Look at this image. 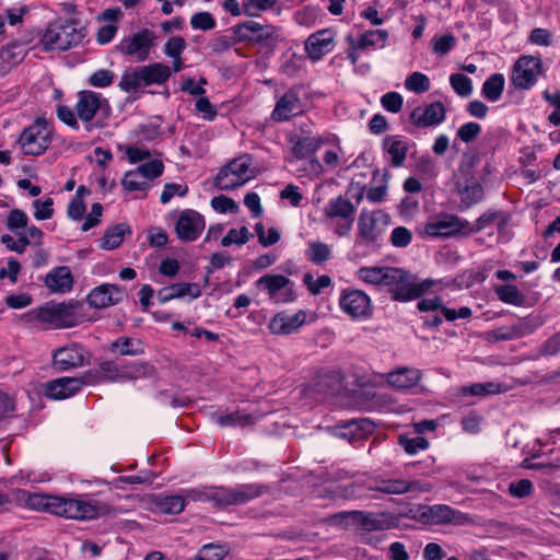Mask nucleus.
Masks as SVG:
<instances>
[{
  "label": "nucleus",
  "mask_w": 560,
  "mask_h": 560,
  "mask_svg": "<svg viewBox=\"0 0 560 560\" xmlns=\"http://www.w3.org/2000/svg\"><path fill=\"white\" fill-rule=\"evenodd\" d=\"M78 118L84 122L86 131L94 128H102L104 121L110 115V105L101 93L82 90L78 93V101L74 106Z\"/></svg>",
  "instance_id": "7ed1b4c3"
},
{
  "label": "nucleus",
  "mask_w": 560,
  "mask_h": 560,
  "mask_svg": "<svg viewBox=\"0 0 560 560\" xmlns=\"http://www.w3.org/2000/svg\"><path fill=\"white\" fill-rule=\"evenodd\" d=\"M306 255L311 261L320 265L327 261L331 256L330 247L322 242H311Z\"/></svg>",
  "instance_id": "603ef678"
},
{
  "label": "nucleus",
  "mask_w": 560,
  "mask_h": 560,
  "mask_svg": "<svg viewBox=\"0 0 560 560\" xmlns=\"http://www.w3.org/2000/svg\"><path fill=\"white\" fill-rule=\"evenodd\" d=\"M455 45H456V38L454 35H452L450 33L435 35L430 40V46H431L432 51L440 57L448 54L454 48Z\"/></svg>",
  "instance_id": "49530a36"
},
{
  "label": "nucleus",
  "mask_w": 560,
  "mask_h": 560,
  "mask_svg": "<svg viewBox=\"0 0 560 560\" xmlns=\"http://www.w3.org/2000/svg\"><path fill=\"white\" fill-rule=\"evenodd\" d=\"M126 234H131V230L126 223L109 226L104 236L100 238V247L106 250L115 249L122 243Z\"/></svg>",
  "instance_id": "473e14b6"
},
{
  "label": "nucleus",
  "mask_w": 560,
  "mask_h": 560,
  "mask_svg": "<svg viewBox=\"0 0 560 560\" xmlns=\"http://www.w3.org/2000/svg\"><path fill=\"white\" fill-rule=\"evenodd\" d=\"M341 378L338 373L328 372L317 377L314 384V390L324 397L334 395L340 389Z\"/></svg>",
  "instance_id": "e433bc0d"
},
{
  "label": "nucleus",
  "mask_w": 560,
  "mask_h": 560,
  "mask_svg": "<svg viewBox=\"0 0 560 560\" xmlns=\"http://www.w3.org/2000/svg\"><path fill=\"white\" fill-rule=\"evenodd\" d=\"M118 85L125 92H133L144 85L142 68L135 71H126Z\"/></svg>",
  "instance_id": "8fccbe9b"
},
{
  "label": "nucleus",
  "mask_w": 560,
  "mask_h": 560,
  "mask_svg": "<svg viewBox=\"0 0 560 560\" xmlns=\"http://www.w3.org/2000/svg\"><path fill=\"white\" fill-rule=\"evenodd\" d=\"M78 303H59L36 310L35 317L51 328H69L77 326L80 317L77 313Z\"/></svg>",
  "instance_id": "1a4fd4ad"
},
{
  "label": "nucleus",
  "mask_w": 560,
  "mask_h": 560,
  "mask_svg": "<svg viewBox=\"0 0 560 560\" xmlns=\"http://www.w3.org/2000/svg\"><path fill=\"white\" fill-rule=\"evenodd\" d=\"M229 553V548L223 545H205L196 556V560H222Z\"/></svg>",
  "instance_id": "4d7b16f0"
},
{
  "label": "nucleus",
  "mask_w": 560,
  "mask_h": 560,
  "mask_svg": "<svg viewBox=\"0 0 560 560\" xmlns=\"http://www.w3.org/2000/svg\"><path fill=\"white\" fill-rule=\"evenodd\" d=\"M375 425L368 418L340 421L330 428L334 436L354 443L368 439L374 432Z\"/></svg>",
  "instance_id": "ddd939ff"
},
{
  "label": "nucleus",
  "mask_w": 560,
  "mask_h": 560,
  "mask_svg": "<svg viewBox=\"0 0 560 560\" xmlns=\"http://www.w3.org/2000/svg\"><path fill=\"white\" fill-rule=\"evenodd\" d=\"M1 243L10 250L23 254L30 245V238L27 235H21V233H19V238L15 241L10 234H3L1 236Z\"/></svg>",
  "instance_id": "338daca9"
},
{
  "label": "nucleus",
  "mask_w": 560,
  "mask_h": 560,
  "mask_svg": "<svg viewBox=\"0 0 560 560\" xmlns=\"http://www.w3.org/2000/svg\"><path fill=\"white\" fill-rule=\"evenodd\" d=\"M322 144V140L315 137H304L296 141L293 154L298 159H304L315 153Z\"/></svg>",
  "instance_id": "a18cd8bd"
},
{
  "label": "nucleus",
  "mask_w": 560,
  "mask_h": 560,
  "mask_svg": "<svg viewBox=\"0 0 560 560\" xmlns=\"http://www.w3.org/2000/svg\"><path fill=\"white\" fill-rule=\"evenodd\" d=\"M144 86L151 84H162L171 77V68L164 63L155 62L142 67Z\"/></svg>",
  "instance_id": "c9c22d12"
},
{
  "label": "nucleus",
  "mask_w": 560,
  "mask_h": 560,
  "mask_svg": "<svg viewBox=\"0 0 560 560\" xmlns=\"http://www.w3.org/2000/svg\"><path fill=\"white\" fill-rule=\"evenodd\" d=\"M398 275L392 267H361L358 270V277L362 281L376 285H387V281H393Z\"/></svg>",
  "instance_id": "cd10ccee"
},
{
  "label": "nucleus",
  "mask_w": 560,
  "mask_h": 560,
  "mask_svg": "<svg viewBox=\"0 0 560 560\" xmlns=\"http://www.w3.org/2000/svg\"><path fill=\"white\" fill-rule=\"evenodd\" d=\"M324 213L328 218H341L345 220L353 219L355 213L354 205L347 198L338 196L330 199L324 209Z\"/></svg>",
  "instance_id": "7c9ffc66"
},
{
  "label": "nucleus",
  "mask_w": 560,
  "mask_h": 560,
  "mask_svg": "<svg viewBox=\"0 0 560 560\" xmlns=\"http://www.w3.org/2000/svg\"><path fill=\"white\" fill-rule=\"evenodd\" d=\"M250 155H241L225 166L217 174L214 185L221 190L235 189L256 176Z\"/></svg>",
  "instance_id": "39448f33"
},
{
  "label": "nucleus",
  "mask_w": 560,
  "mask_h": 560,
  "mask_svg": "<svg viewBox=\"0 0 560 560\" xmlns=\"http://www.w3.org/2000/svg\"><path fill=\"white\" fill-rule=\"evenodd\" d=\"M467 226V220L460 219L454 214H440L431 218L427 222L424 232L427 235L433 237L466 236L465 228Z\"/></svg>",
  "instance_id": "9b49d317"
},
{
  "label": "nucleus",
  "mask_w": 560,
  "mask_h": 560,
  "mask_svg": "<svg viewBox=\"0 0 560 560\" xmlns=\"http://www.w3.org/2000/svg\"><path fill=\"white\" fill-rule=\"evenodd\" d=\"M51 142V130L45 118H36L34 124L25 128L19 143L26 155H40Z\"/></svg>",
  "instance_id": "0eeeda50"
},
{
  "label": "nucleus",
  "mask_w": 560,
  "mask_h": 560,
  "mask_svg": "<svg viewBox=\"0 0 560 560\" xmlns=\"http://www.w3.org/2000/svg\"><path fill=\"white\" fill-rule=\"evenodd\" d=\"M544 100L553 107V110L548 116V121L553 126L560 125V91L542 93Z\"/></svg>",
  "instance_id": "052dcab7"
},
{
  "label": "nucleus",
  "mask_w": 560,
  "mask_h": 560,
  "mask_svg": "<svg viewBox=\"0 0 560 560\" xmlns=\"http://www.w3.org/2000/svg\"><path fill=\"white\" fill-rule=\"evenodd\" d=\"M445 119V108L440 102L428 105L422 113V125H440Z\"/></svg>",
  "instance_id": "09e8293b"
},
{
  "label": "nucleus",
  "mask_w": 560,
  "mask_h": 560,
  "mask_svg": "<svg viewBox=\"0 0 560 560\" xmlns=\"http://www.w3.org/2000/svg\"><path fill=\"white\" fill-rule=\"evenodd\" d=\"M259 415L249 413L244 410H235L230 413H214L213 419L221 427H249L256 423Z\"/></svg>",
  "instance_id": "c85d7f7f"
},
{
  "label": "nucleus",
  "mask_w": 560,
  "mask_h": 560,
  "mask_svg": "<svg viewBox=\"0 0 560 560\" xmlns=\"http://www.w3.org/2000/svg\"><path fill=\"white\" fill-rule=\"evenodd\" d=\"M306 319V313L299 311L293 315L285 313L277 314L269 323V329L276 335H290L301 327Z\"/></svg>",
  "instance_id": "b1692460"
},
{
  "label": "nucleus",
  "mask_w": 560,
  "mask_h": 560,
  "mask_svg": "<svg viewBox=\"0 0 560 560\" xmlns=\"http://www.w3.org/2000/svg\"><path fill=\"white\" fill-rule=\"evenodd\" d=\"M384 147L390 155L392 164L394 166H400L406 159L407 143L402 140L387 137L384 140Z\"/></svg>",
  "instance_id": "37998d69"
},
{
  "label": "nucleus",
  "mask_w": 560,
  "mask_h": 560,
  "mask_svg": "<svg viewBox=\"0 0 560 560\" xmlns=\"http://www.w3.org/2000/svg\"><path fill=\"white\" fill-rule=\"evenodd\" d=\"M205 218L192 209L183 210L175 223V232L182 242L196 241L205 230Z\"/></svg>",
  "instance_id": "f3484780"
},
{
  "label": "nucleus",
  "mask_w": 560,
  "mask_h": 560,
  "mask_svg": "<svg viewBox=\"0 0 560 560\" xmlns=\"http://www.w3.org/2000/svg\"><path fill=\"white\" fill-rule=\"evenodd\" d=\"M303 282L313 295H318L323 289L331 284V279L327 275H322L317 279H314V277L307 272L303 276Z\"/></svg>",
  "instance_id": "bf43d9fd"
},
{
  "label": "nucleus",
  "mask_w": 560,
  "mask_h": 560,
  "mask_svg": "<svg viewBox=\"0 0 560 560\" xmlns=\"http://www.w3.org/2000/svg\"><path fill=\"white\" fill-rule=\"evenodd\" d=\"M501 392V385L494 382H487V383H477L472 385L463 386L460 388V394L463 396L471 395V396H488L498 394Z\"/></svg>",
  "instance_id": "c03bdc74"
},
{
  "label": "nucleus",
  "mask_w": 560,
  "mask_h": 560,
  "mask_svg": "<svg viewBox=\"0 0 560 560\" xmlns=\"http://www.w3.org/2000/svg\"><path fill=\"white\" fill-rule=\"evenodd\" d=\"M267 486L257 483H244L234 488L205 487L187 491L186 497L192 501H211L217 509H225L230 505H240L249 502L264 494Z\"/></svg>",
  "instance_id": "f03ea898"
},
{
  "label": "nucleus",
  "mask_w": 560,
  "mask_h": 560,
  "mask_svg": "<svg viewBox=\"0 0 560 560\" xmlns=\"http://www.w3.org/2000/svg\"><path fill=\"white\" fill-rule=\"evenodd\" d=\"M237 38L241 43L258 45L260 48L273 50L282 40L281 32L270 24L246 21L236 25Z\"/></svg>",
  "instance_id": "423d86ee"
},
{
  "label": "nucleus",
  "mask_w": 560,
  "mask_h": 560,
  "mask_svg": "<svg viewBox=\"0 0 560 560\" xmlns=\"http://www.w3.org/2000/svg\"><path fill=\"white\" fill-rule=\"evenodd\" d=\"M46 287L57 293H66L72 289L73 277L67 266L56 267L45 278Z\"/></svg>",
  "instance_id": "393cba45"
},
{
  "label": "nucleus",
  "mask_w": 560,
  "mask_h": 560,
  "mask_svg": "<svg viewBox=\"0 0 560 560\" xmlns=\"http://www.w3.org/2000/svg\"><path fill=\"white\" fill-rule=\"evenodd\" d=\"M533 331V327L528 320L522 319L511 327L506 328L504 331L498 332V338L509 340L520 338L526 335H529Z\"/></svg>",
  "instance_id": "6e6d98bb"
},
{
  "label": "nucleus",
  "mask_w": 560,
  "mask_h": 560,
  "mask_svg": "<svg viewBox=\"0 0 560 560\" xmlns=\"http://www.w3.org/2000/svg\"><path fill=\"white\" fill-rule=\"evenodd\" d=\"M231 31L232 36L221 35L210 42L209 47L213 54H221L229 50L232 46L241 44V40L237 38L236 25Z\"/></svg>",
  "instance_id": "3c124183"
},
{
  "label": "nucleus",
  "mask_w": 560,
  "mask_h": 560,
  "mask_svg": "<svg viewBox=\"0 0 560 560\" xmlns=\"http://www.w3.org/2000/svg\"><path fill=\"white\" fill-rule=\"evenodd\" d=\"M25 47L19 43H12L0 49V77H4L25 57Z\"/></svg>",
  "instance_id": "a878e982"
},
{
  "label": "nucleus",
  "mask_w": 560,
  "mask_h": 560,
  "mask_svg": "<svg viewBox=\"0 0 560 560\" xmlns=\"http://www.w3.org/2000/svg\"><path fill=\"white\" fill-rule=\"evenodd\" d=\"M542 73V61L540 57L523 55L514 62L510 80L517 90H529L538 81Z\"/></svg>",
  "instance_id": "6e6552de"
},
{
  "label": "nucleus",
  "mask_w": 560,
  "mask_h": 560,
  "mask_svg": "<svg viewBox=\"0 0 560 560\" xmlns=\"http://www.w3.org/2000/svg\"><path fill=\"white\" fill-rule=\"evenodd\" d=\"M398 275L393 281H387L393 300L407 302L420 296V284L417 283V277L408 271L394 268Z\"/></svg>",
  "instance_id": "2eb2a0df"
},
{
  "label": "nucleus",
  "mask_w": 560,
  "mask_h": 560,
  "mask_svg": "<svg viewBox=\"0 0 560 560\" xmlns=\"http://www.w3.org/2000/svg\"><path fill=\"white\" fill-rule=\"evenodd\" d=\"M436 310H440L448 322H454L458 318H468L471 315V310L469 307L464 306L456 311L442 305L439 299H422V312Z\"/></svg>",
  "instance_id": "2f4dec72"
},
{
  "label": "nucleus",
  "mask_w": 560,
  "mask_h": 560,
  "mask_svg": "<svg viewBox=\"0 0 560 560\" xmlns=\"http://www.w3.org/2000/svg\"><path fill=\"white\" fill-rule=\"evenodd\" d=\"M420 380V372L417 369L399 368L386 375L387 383L398 389L409 388Z\"/></svg>",
  "instance_id": "c756f323"
},
{
  "label": "nucleus",
  "mask_w": 560,
  "mask_h": 560,
  "mask_svg": "<svg viewBox=\"0 0 560 560\" xmlns=\"http://www.w3.org/2000/svg\"><path fill=\"white\" fill-rule=\"evenodd\" d=\"M201 294L200 288L197 283H174L164 287L158 291V299L161 303H166L173 299L183 298L186 295L197 299Z\"/></svg>",
  "instance_id": "bb28decb"
},
{
  "label": "nucleus",
  "mask_w": 560,
  "mask_h": 560,
  "mask_svg": "<svg viewBox=\"0 0 560 560\" xmlns=\"http://www.w3.org/2000/svg\"><path fill=\"white\" fill-rule=\"evenodd\" d=\"M339 305L352 318L368 317L371 314L370 298L361 290H343Z\"/></svg>",
  "instance_id": "a211bd4d"
},
{
  "label": "nucleus",
  "mask_w": 560,
  "mask_h": 560,
  "mask_svg": "<svg viewBox=\"0 0 560 560\" xmlns=\"http://www.w3.org/2000/svg\"><path fill=\"white\" fill-rule=\"evenodd\" d=\"M15 504L72 520H93L107 514L117 515L120 512V509L88 501L81 497L32 493L23 489H16Z\"/></svg>",
  "instance_id": "f257e3e1"
},
{
  "label": "nucleus",
  "mask_w": 560,
  "mask_h": 560,
  "mask_svg": "<svg viewBox=\"0 0 560 560\" xmlns=\"http://www.w3.org/2000/svg\"><path fill=\"white\" fill-rule=\"evenodd\" d=\"M190 25L194 30L210 31L215 27L217 22L210 12H198L191 16Z\"/></svg>",
  "instance_id": "69168bd1"
},
{
  "label": "nucleus",
  "mask_w": 560,
  "mask_h": 560,
  "mask_svg": "<svg viewBox=\"0 0 560 560\" xmlns=\"http://www.w3.org/2000/svg\"><path fill=\"white\" fill-rule=\"evenodd\" d=\"M278 0H246L243 3V13L248 16H257L261 11L271 9Z\"/></svg>",
  "instance_id": "e2e57ef3"
},
{
  "label": "nucleus",
  "mask_w": 560,
  "mask_h": 560,
  "mask_svg": "<svg viewBox=\"0 0 560 560\" xmlns=\"http://www.w3.org/2000/svg\"><path fill=\"white\" fill-rule=\"evenodd\" d=\"M387 37L388 33L384 30L369 31L362 34L354 48L365 49L368 47H374L376 45L383 46Z\"/></svg>",
  "instance_id": "de8ad7c7"
},
{
  "label": "nucleus",
  "mask_w": 560,
  "mask_h": 560,
  "mask_svg": "<svg viewBox=\"0 0 560 560\" xmlns=\"http://www.w3.org/2000/svg\"><path fill=\"white\" fill-rule=\"evenodd\" d=\"M389 221V215L381 210L373 212L364 210L358 221L359 235L365 243H374L381 237L384 226L388 225Z\"/></svg>",
  "instance_id": "dca6fc26"
},
{
  "label": "nucleus",
  "mask_w": 560,
  "mask_h": 560,
  "mask_svg": "<svg viewBox=\"0 0 560 560\" xmlns=\"http://www.w3.org/2000/svg\"><path fill=\"white\" fill-rule=\"evenodd\" d=\"M335 34L331 30H320L310 35L305 42V50L313 60H319L332 48Z\"/></svg>",
  "instance_id": "5701e85b"
},
{
  "label": "nucleus",
  "mask_w": 560,
  "mask_h": 560,
  "mask_svg": "<svg viewBox=\"0 0 560 560\" xmlns=\"http://www.w3.org/2000/svg\"><path fill=\"white\" fill-rule=\"evenodd\" d=\"M483 197V188L477 183L472 182L460 190V198L464 203L471 206L479 202Z\"/></svg>",
  "instance_id": "680f3d73"
},
{
  "label": "nucleus",
  "mask_w": 560,
  "mask_h": 560,
  "mask_svg": "<svg viewBox=\"0 0 560 560\" xmlns=\"http://www.w3.org/2000/svg\"><path fill=\"white\" fill-rule=\"evenodd\" d=\"M158 36L149 30L142 28L137 33L127 36L117 45V50L122 55L135 58L137 61H144L149 58Z\"/></svg>",
  "instance_id": "9d476101"
},
{
  "label": "nucleus",
  "mask_w": 560,
  "mask_h": 560,
  "mask_svg": "<svg viewBox=\"0 0 560 560\" xmlns=\"http://www.w3.org/2000/svg\"><path fill=\"white\" fill-rule=\"evenodd\" d=\"M505 86V79L502 73L491 74L482 84L481 93L490 102L501 98Z\"/></svg>",
  "instance_id": "58836bf2"
},
{
  "label": "nucleus",
  "mask_w": 560,
  "mask_h": 560,
  "mask_svg": "<svg viewBox=\"0 0 560 560\" xmlns=\"http://www.w3.org/2000/svg\"><path fill=\"white\" fill-rule=\"evenodd\" d=\"M110 351L119 355H139L144 352L141 340L131 337H119L110 345Z\"/></svg>",
  "instance_id": "f704fd0d"
},
{
  "label": "nucleus",
  "mask_w": 560,
  "mask_h": 560,
  "mask_svg": "<svg viewBox=\"0 0 560 560\" xmlns=\"http://www.w3.org/2000/svg\"><path fill=\"white\" fill-rule=\"evenodd\" d=\"M464 515L446 504L422 505V525L462 524Z\"/></svg>",
  "instance_id": "aec40b11"
},
{
  "label": "nucleus",
  "mask_w": 560,
  "mask_h": 560,
  "mask_svg": "<svg viewBox=\"0 0 560 560\" xmlns=\"http://www.w3.org/2000/svg\"><path fill=\"white\" fill-rule=\"evenodd\" d=\"M83 38V28H79L72 23L55 21L46 27L40 38V45L46 51H63L79 45Z\"/></svg>",
  "instance_id": "20e7f679"
},
{
  "label": "nucleus",
  "mask_w": 560,
  "mask_h": 560,
  "mask_svg": "<svg viewBox=\"0 0 560 560\" xmlns=\"http://www.w3.org/2000/svg\"><path fill=\"white\" fill-rule=\"evenodd\" d=\"M256 285H262L269 299L276 303H288L295 300L293 282L283 275H266L256 281Z\"/></svg>",
  "instance_id": "4468645a"
},
{
  "label": "nucleus",
  "mask_w": 560,
  "mask_h": 560,
  "mask_svg": "<svg viewBox=\"0 0 560 560\" xmlns=\"http://www.w3.org/2000/svg\"><path fill=\"white\" fill-rule=\"evenodd\" d=\"M164 165L161 160H151L139 165L136 171L139 172L148 182L162 175Z\"/></svg>",
  "instance_id": "0e129e2a"
},
{
  "label": "nucleus",
  "mask_w": 560,
  "mask_h": 560,
  "mask_svg": "<svg viewBox=\"0 0 560 560\" xmlns=\"http://www.w3.org/2000/svg\"><path fill=\"white\" fill-rule=\"evenodd\" d=\"M152 502L164 514H178L185 509V499L182 495L155 497Z\"/></svg>",
  "instance_id": "ea45409f"
},
{
  "label": "nucleus",
  "mask_w": 560,
  "mask_h": 560,
  "mask_svg": "<svg viewBox=\"0 0 560 560\" xmlns=\"http://www.w3.org/2000/svg\"><path fill=\"white\" fill-rule=\"evenodd\" d=\"M121 185L129 191H144L150 187L148 180L136 170L128 171L125 174Z\"/></svg>",
  "instance_id": "864d4df0"
},
{
  "label": "nucleus",
  "mask_w": 560,
  "mask_h": 560,
  "mask_svg": "<svg viewBox=\"0 0 560 560\" xmlns=\"http://www.w3.org/2000/svg\"><path fill=\"white\" fill-rule=\"evenodd\" d=\"M124 298V291L116 284H101L88 295L89 304L94 308H105L118 304Z\"/></svg>",
  "instance_id": "412c9836"
},
{
  "label": "nucleus",
  "mask_w": 560,
  "mask_h": 560,
  "mask_svg": "<svg viewBox=\"0 0 560 560\" xmlns=\"http://www.w3.org/2000/svg\"><path fill=\"white\" fill-rule=\"evenodd\" d=\"M481 132L479 124L469 121L462 125L457 130V138L465 143L474 141Z\"/></svg>",
  "instance_id": "774afa93"
},
{
  "label": "nucleus",
  "mask_w": 560,
  "mask_h": 560,
  "mask_svg": "<svg viewBox=\"0 0 560 560\" xmlns=\"http://www.w3.org/2000/svg\"><path fill=\"white\" fill-rule=\"evenodd\" d=\"M349 516H352L357 521V526L366 532L383 530L388 527V523L384 514L362 512L350 513Z\"/></svg>",
  "instance_id": "72a5a7b5"
},
{
  "label": "nucleus",
  "mask_w": 560,
  "mask_h": 560,
  "mask_svg": "<svg viewBox=\"0 0 560 560\" xmlns=\"http://www.w3.org/2000/svg\"><path fill=\"white\" fill-rule=\"evenodd\" d=\"M304 112V104L300 97V90L289 89L277 102L271 117L275 121H287Z\"/></svg>",
  "instance_id": "6ab92c4d"
},
{
  "label": "nucleus",
  "mask_w": 560,
  "mask_h": 560,
  "mask_svg": "<svg viewBox=\"0 0 560 560\" xmlns=\"http://www.w3.org/2000/svg\"><path fill=\"white\" fill-rule=\"evenodd\" d=\"M413 485V482H408L401 479H380L375 480L374 485L371 486L370 489L386 494H401L409 491Z\"/></svg>",
  "instance_id": "4c0bfd02"
},
{
  "label": "nucleus",
  "mask_w": 560,
  "mask_h": 560,
  "mask_svg": "<svg viewBox=\"0 0 560 560\" xmlns=\"http://www.w3.org/2000/svg\"><path fill=\"white\" fill-rule=\"evenodd\" d=\"M494 292L498 299L506 304L520 306L525 301L523 293L513 284L495 285Z\"/></svg>",
  "instance_id": "79ce46f5"
},
{
  "label": "nucleus",
  "mask_w": 560,
  "mask_h": 560,
  "mask_svg": "<svg viewBox=\"0 0 560 560\" xmlns=\"http://www.w3.org/2000/svg\"><path fill=\"white\" fill-rule=\"evenodd\" d=\"M252 237V233L246 226H242L240 230L232 229L228 232V234L221 240V245L223 247H228L232 244L243 245L249 241Z\"/></svg>",
  "instance_id": "13d9d810"
},
{
  "label": "nucleus",
  "mask_w": 560,
  "mask_h": 560,
  "mask_svg": "<svg viewBox=\"0 0 560 560\" xmlns=\"http://www.w3.org/2000/svg\"><path fill=\"white\" fill-rule=\"evenodd\" d=\"M89 352L78 343H70L52 352V365L57 371L63 372L89 364Z\"/></svg>",
  "instance_id": "f8f14e48"
},
{
  "label": "nucleus",
  "mask_w": 560,
  "mask_h": 560,
  "mask_svg": "<svg viewBox=\"0 0 560 560\" xmlns=\"http://www.w3.org/2000/svg\"><path fill=\"white\" fill-rule=\"evenodd\" d=\"M84 384L82 378L60 377L46 384L45 394L52 399H65L78 393Z\"/></svg>",
  "instance_id": "4be33fe9"
},
{
  "label": "nucleus",
  "mask_w": 560,
  "mask_h": 560,
  "mask_svg": "<svg viewBox=\"0 0 560 560\" xmlns=\"http://www.w3.org/2000/svg\"><path fill=\"white\" fill-rule=\"evenodd\" d=\"M450 84L454 92L462 97H468L472 93V81L463 73L451 74Z\"/></svg>",
  "instance_id": "5fc2aeb1"
},
{
  "label": "nucleus",
  "mask_w": 560,
  "mask_h": 560,
  "mask_svg": "<svg viewBox=\"0 0 560 560\" xmlns=\"http://www.w3.org/2000/svg\"><path fill=\"white\" fill-rule=\"evenodd\" d=\"M121 374L122 380H139L152 376L154 368L147 362L133 361L122 365Z\"/></svg>",
  "instance_id": "a19ab883"
}]
</instances>
